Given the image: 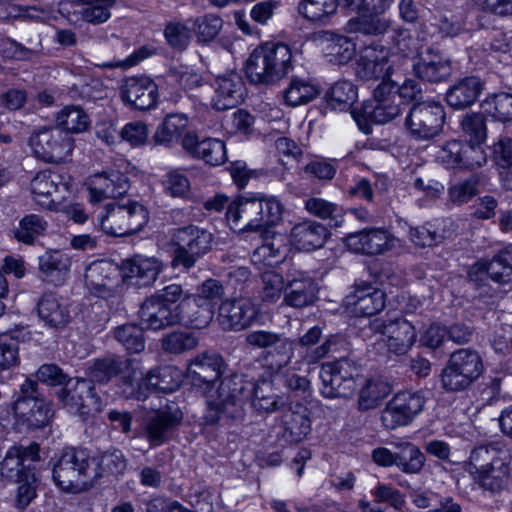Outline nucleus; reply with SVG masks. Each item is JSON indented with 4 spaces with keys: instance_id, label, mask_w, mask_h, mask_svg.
I'll return each mask as SVG.
<instances>
[{
    "instance_id": "f257e3e1",
    "label": "nucleus",
    "mask_w": 512,
    "mask_h": 512,
    "mask_svg": "<svg viewBox=\"0 0 512 512\" xmlns=\"http://www.w3.org/2000/svg\"><path fill=\"white\" fill-rule=\"evenodd\" d=\"M247 401L258 414H271L285 406L283 397L267 377L250 380L245 375L234 374L222 379L215 394L208 396L205 424L241 419Z\"/></svg>"
},
{
    "instance_id": "f03ea898",
    "label": "nucleus",
    "mask_w": 512,
    "mask_h": 512,
    "mask_svg": "<svg viewBox=\"0 0 512 512\" xmlns=\"http://www.w3.org/2000/svg\"><path fill=\"white\" fill-rule=\"evenodd\" d=\"M283 210V205L274 196L245 193L228 205L226 217L232 227L239 231L264 235L269 227L281 221Z\"/></svg>"
},
{
    "instance_id": "7ed1b4c3",
    "label": "nucleus",
    "mask_w": 512,
    "mask_h": 512,
    "mask_svg": "<svg viewBox=\"0 0 512 512\" xmlns=\"http://www.w3.org/2000/svg\"><path fill=\"white\" fill-rule=\"evenodd\" d=\"M466 470L485 490L499 492L510 478V456L498 443L475 447L467 462Z\"/></svg>"
},
{
    "instance_id": "20e7f679",
    "label": "nucleus",
    "mask_w": 512,
    "mask_h": 512,
    "mask_svg": "<svg viewBox=\"0 0 512 512\" xmlns=\"http://www.w3.org/2000/svg\"><path fill=\"white\" fill-rule=\"evenodd\" d=\"M98 464L85 449H66L53 465V481L63 491L80 492L98 479Z\"/></svg>"
},
{
    "instance_id": "39448f33",
    "label": "nucleus",
    "mask_w": 512,
    "mask_h": 512,
    "mask_svg": "<svg viewBox=\"0 0 512 512\" xmlns=\"http://www.w3.org/2000/svg\"><path fill=\"white\" fill-rule=\"evenodd\" d=\"M88 375L92 383L106 384L115 380L121 386V393L126 398L146 399L145 391L136 389L135 386L138 375H142L135 359L118 355L96 359L89 366Z\"/></svg>"
},
{
    "instance_id": "423d86ee",
    "label": "nucleus",
    "mask_w": 512,
    "mask_h": 512,
    "mask_svg": "<svg viewBox=\"0 0 512 512\" xmlns=\"http://www.w3.org/2000/svg\"><path fill=\"white\" fill-rule=\"evenodd\" d=\"M183 290L179 284H170L147 297L140 305L138 316L147 330L160 331L180 324L178 301Z\"/></svg>"
},
{
    "instance_id": "0eeeda50",
    "label": "nucleus",
    "mask_w": 512,
    "mask_h": 512,
    "mask_svg": "<svg viewBox=\"0 0 512 512\" xmlns=\"http://www.w3.org/2000/svg\"><path fill=\"white\" fill-rule=\"evenodd\" d=\"M400 114L396 83L393 81H381L373 91V98L366 101L361 109L351 111L358 128L365 134L372 132V123L386 124Z\"/></svg>"
},
{
    "instance_id": "6e6552de",
    "label": "nucleus",
    "mask_w": 512,
    "mask_h": 512,
    "mask_svg": "<svg viewBox=\"0 0 512 512\" xmlns=\"http://www.w3.org/2000/svg\"><path fill=\"white\" fill-rule=\"evenodd\" d=\"M97 220L104 233L124 237L140 231L149 220V212L137 201H113L101 208Z\"/></svg>"
},
{
    "instance_id": "1a4fd4ad",
    "label": "nucleus",
    "mask_w": 512,
    "mask_h": 512,
    "mask_svg": "<svg viewBox=\"0 0 512 512\" xmlns=\"http://www.w3.org/2000/svg\"><path fill=\"white\" fill-rule=\"evenodd\" d=\"M483 371V361L477 351L468 348L458 349L451 353L441 372V386L446 392L465 391Z\"/></svg>"
},
{
    "instance_id": "9d476101",
    "label": "nucleus",
    "mask_w": 512,
    "mask_h": 512,
    "mask_svg": "<svg viewBox=\"0 0 512 512\" xmlns=\"http://www.w3.org/2000/svg\"><path fill=\"white\" fill-rule=\"evenodd\" d=\"M245 343L248 347L262 351L261 358L273 373L288 366L294 357L295 343L284 333L253 330L245 334Z\"/></svg>"
},
{
    "instance_id": "9b49d317",
    "label": "nucleus",
    "mask_w": 512,
    "mask_h": 512,
    "mask_svg": "<svg viewBox=\"0 0 512 512\" xmlns=\"http://www.w3.org/2000/svg\"><path fill=\"white\" fill-rule=\"evenodd\" d=\"M28 145L38 160L60 164L70 157L74 149V139L57 126H43L32 131Z\"/></svg>"
},
{
    "instance_id": "f8f14e48",
    "label": "nucleus",
    "mask_w": 512,
    "mask_h": 512,
    "mask_svg": "<svg viewBox=\"0 0 512 512\" xmlns=\"http://www.w3.org/2000/svg\"><path fill=\"white\" fill-rule=\"evenodd\" d=\"M358 376L359 367L354 360L340 357L323 363L319 372L321 395L330 399L351 397L356 391Z\"/></svg>"
},
{
    "instance_id": "ddd939ff",
    "label": "nucleus",
    "mask_w": 512,
    "mask_h": 512,
    "mask_svg": "<svg viewBox=\"0 0 512 512\" xmlns=\"http://www.w3.org/2000/svg\"><path fill=\"white\" fill-rule=\"evenodd\" d=\"M212 240L213 236L209 231L195 225L176 229L174 233L176 249L172 265L183 266L186 270L194 267L196 262L211 249Z\"/></svg>"
},
{
    "instance_id": "4468645a",
    "label": "nucleus",
    "mask_w": 512,
    "mask_h": 512,
    "mask_svg": "<svg viewBox=\"0 0 512 512\" xmlns=\"http://www.w3.org/2000/svg\"><path fill=\"white\" fill-rule=\"evenodd\" d=\"M445 110L437 101L415 102L406 118L405 127L415 140H431L443 129Z\"/></svg>"
},
{
    "instance_id": "2eb2a0df",
    "label": "nucleus",
    "mask_w": 512,
    "mask_h": 512,
    "mask_svg": "<svg viewBox=\"0 0 512 512\" xmlns=\"http://www.w3.org/2000/svg\"><path fill=\"white\" fill-rule=\"evenodd\" d=\"M56 395L61 404L72 414L86 416L101 411V399L96 395L90 380L70 378Z\"/></svg>"
},
{
    "instance_id": "dca6fc26",
    "label": "nucleus",
    "mask_w": 512,
    "mask_h": 512,
    "mask_svg": "<svg viewBox=\"0 0 512 512\" xmlns=\"http://www.w3.org/2000/svg\"><path fill=\"white\" fill-rule=\"evenodd\" d=\"M425 398L420 392L401 391L381 411V422L388 430L410 424L423 410Z\"/></svg>"
},
{
    "instance_id": "f3484780",
    "label": "nucleus",
    "mask_w": 512,
    "mask_h": 512,
    "mask_svg": "<svg viewBox=\"0 0 512 512\" xmlns=\"http://www.w3.org/2000/svg\"><path fill=\"white\" fill-rule=\"evenodd\" d=\"M31 192L35 201L44 208L57 210L58 204L69 193V177L46 169L38 172L31 180Z\"/></svg>"
},
{
    "instance_id": "a211bd4d",
    "label": "nucleus",
    "mask_w": 512,
    "mask_h": 512,
    "mask_svg": "<svg viewBox=\"0 0 512 512\" xmlns=\"http://www.w3.org/2000/svg\"><path fill=\"white\" fill-rule=\"evenodd\" d=\"M470 282L477 288H485L487 281L507 284L512 281V246H509L490 260H480L468 272Z\"/></svg>"
},
{
    "instance_id": "6ab92c4d",
    "label": "nucleus",
    "mask_w": 512,
    "mask_h": 512,
    "mask_svg": "<svg viewBox=\"0 0 512 512\" xmlns=\"http://www.w3.org/2000/svg\"><path fill=\"white\" fill-rule=\"evenodd\" d=\"M311 431V420L306 406L296 404L282 409L276 419L274 432L283 444H295L304 440Z\"/></svg>"
},
{
    "instance_id": "aec40b11",
    "label": "nucleus",
    "mask_w": 512,
    "mask_h": 512,
    "mask_svg": "<svg viewBox=\"0 0 512 512\" xmlns=\"http://www.w3.org/2000/svg\"><path fill=\"white\" fill-rule=\"evenodd\" d=\"M121 279V269L107 260L94 261L86 268L85 285L92 295L99 298L113 297Z\"/></svg>"
},
{
    "instance_id": "412c9836",
    "label": "nucleus",
    "mask_w": 512,
    "mask_h": 512,
    "mask_svg": "<svg viewBox=\"0 0 512 512\" xmlns=\"http://www.w3.org/2000/svg\"><path fill=\"white\" fill-rule=\"evenodd\" d=\"M181 420L182 413L177 408L153 411L143 418L139 436L145 438L151 448L158 447L170 439L172 431Z\"/></svg>"
},
{
    "instance_id": "4be33fe9",
    "label": "nucleus",
    "mask_w": 512,
    "mask_h": 512,
    "mask_svg": "<svg viewBox=\"0 0 512 512\" xmlns=\"http://www.w3.org/2000/svg\"><path fill=\"white\" fill-rule=\"evenodd\" d=\"M258 307L247 298L227 299L218 308L217 321L225 331H242L258 319Z\"/></svg>"
},
{
    "instance_id": "5701e85b",
    "label": "nucleus",
    "mask_w": 512,
    "mask_h": 512,
    "mask_svg": "<svg viewBox=\"0 0 512 512\" xmlns=\"http://www.w3.org/2000/svg\"><path fill=\"white\" fill-rule=\"evenodd\" d=\"M398 239L384 229L370 228L344 238L348 250L357 254L379 255L395 248Z\"/></svg>"
},
{
    "instance_id": "b1692460",
    "label": "nucleus",
    "mask_w": 512,
    "mask_h": 512,
    "mask_svg": "<svg viewBox=\"0 0 512 512\" xmlns=\"http://www.w3.org/2000/svg\"><path fill=\"white\" fill-rule=\"evenodd\" d=\"M225 369L222 356L215 352L198 354L189 364L188 378L192 386L203 389L204 393L211 390Z\"/></svg>"
},
{
    "instance_id": "393cba45",
    "label": "nucleus",
    "mask_w": 512,
    "mask_h": 512,
    "mask_svg": "<svg viewBox=\"0 0 512 512\" xmlns=\"http://www.w3.org/2000/svg\"><path fill=\"white\" fill-rule=\"evenodd\" d=\"M319 287L315 280L302 271L289 273L282 304L295 309L310 307L318 300Z\"/></svg>"
},
{
    "instance_id": "a878e982",
    "label": "nucleus",
    "mask_w": 512,
    "mask_h": 512,
    "mask_svg": "<svg viewBox=\"0 0 512 512\" xmlns=\"http://www.w3.org/2000/svg\"><path fill=\"white\" fill-rule=\"evenodd\" d=\"M181 146L192 158L210 166H219L227 161L226 145L217 138L200 140L196 133L187 132L181 138Z\"/></svg>"
},
{
    "instance_id": "bb28decb",
    "label": "nucleus",
    "mask_w": 512,
    "mask_h": 512,
    "mask_svg": "<svg viewBox=\"0 0 512 512\" xmlns=\"http://www.w3.org/2000/svg\"><path fill=\"white\" fill-rule=\"evenodd\" d=\"M392 73V65L389 61V51L382 45L371 44L366 46L357 62L356 74L365 81H387Z\"/></svg>"
},
{
    "instance_id": "cd10ccee",
    "label": "nucleus",
    "mask_w": 512,
    "mask_h": 512,
    "mask_svg": "<svg viewBox=\"0 0 512 512\" xmlns=\"http://www.w3.org/2000/svg\"><path fill=\"white\" fill-rule=\"evenodd\" d=\"M124 103L137 110L153 108L158 100L157 84L146 76L129 77L120 88Z\"/></svg>"
},
{
    "instance_id": "c85d7f7f",
    "label": "nucleus",
    "mask_w": 512,
    "mask_h": 512,
    "mask_svg": "<svg viewBox=\"0 0 512 512\" xmlns=\"http://www.w3.org/2000/svg\"><path fill=\"white\" fill-rule=\"evenodd\" d=\"M213 86L215 93L211 105L217 111H225L236 107L243 101L246 94L243 78L236 72L217 76Z\"/></svg>"
},
{
    "instance_id": "c756f323",
    "label": "nucleus",
    "mask_w": 512,
    "mask_h": 512,
    "mask_svg": "<svg viewBox=\"0 0 512 512\" xmlns=\"http://www.w3.org/2000/svg\"><path fill=\"white\" fill-rule=\"evenodd\" d=\"M375 331L387 335L386 345L390 352L397 355L406 354L416 341V330L407 320L376 321L373 325Z\"/></svg>"
},
{
    "instance_id": "7c9ffc66",
    "label": "nucleus",
    "mask_w": 512,
    "mask_h": 512,
    "mask_svg": "<svg viewBox=\"0 0 512 512\" xmlns=\"http://www.w3.org/2000/svg\"><path fill=\"white\" fill-rule=\"evenodd\" d=\"M412 68L418 79L429 83L444 82L452 74L450 61L439 51L430 48L419 54Z\"/></svg>"
},
{
    "instance_id": "2f4dec72",
    "label": "nucleus",
    "mask_w": 512,
    "mask_h": 512,
    "mask_svg": "<svg viewBox=\"0 0 512 512\" xmlns=\"http://www.w3.org/2000/svg\"><path fill=\"white\" fill-rule=\"evenodd\" d=\"M345 302L358 317L372 316L385 305V294L369 283L356 284L354 291L347 295Z\"/></svg>"
},
{
    "instance_id": "473e14b6",
    "label": "nucleus",
    "mask_w": 512,
    "mask_h": 512,
    "mask_svg": "<svg viewBox=\"0 0 512 512\" xmlns=\"http://www.w3.org/2000/svg\"><path fill=\"white\" fill-rule=\"evenodd\" d=\"M162 269L163 263L158 258L143 255H134L121 264L123 279L134 280L133 284L139 287L153 284Z\"/></svg>"
},
{
    "instance_id": "72a5a7b5",
    "label": "nucleus",
    "mask_w": 512,
    "mask_h": 512,
    "mask_svg": "<svg viewBox=\"0 0 512 512\" xmlns=\"http://www.w3.org/2000/svg\"><path fill=\"white\" fill-rule=\"evenodd\" d=\"M129 181L119 171L103 172L92 177L89 194L91 202H100L104 198H118L127 193Z\"/></svg>"
},
{
    "instance_id": "f704fd0d",
    "label": "nucleus",
    "mask_w": 512,
    "mask_h": 512,
    "mask_svg": "<svg viewBox=\"0 0 512 512\" xmlns=\"http://www.w3.org/2000/svg\"><path fill=\"white\" fill-rule=\"evenodd\" d=\"M180 324L203 329L214 316V304L200 297L189 296L178 302Z\"/></svg>"
},
{
    "instance_id": "c9c22d12",
    "label": "nucleus",
    "mask_w": 512,
    "mask_h": 512,
    "mask_svg": "<svg viewBox=\"0 0 512 512\" xmlns=\"http://www.w3.org/2000/svg\"><path fill=\"white\" fill-rule=\"evenodd\" d=\"M329 235V230L322 223L314 220H304L295 224L290 233L291 243L303 251L321 248Z\"/></svg>"
},
{
    "instance_id": "e433bc0d",
    "label": "nucleus",
    "mask_w": 512,
    "mask_h": 512,
    "mask_svg": "<svg viewBox=\"0 0 512 512\" xmlns=\"http://www.w3.org/2000/svg\"><path fill=\"white\" fill-rule=\"evenodd\" d=\"M37 315L45 326L59 330L71 321L68 305L53 293H44L37 303Z\"/></svg>"
},
{
    "instance_id": "4c0bfd02",
    "label": "nucleus",
    "mask_w": 512,
    "mask_h": 512,
    "mask_svg": "<svg viewBox=\"0 0 512 512\" xmlns=\"http://www.w3.org/2000/svg\"><path fill=\"white\" fill-rule=\"evenodd\" d=\"M483 88L484 84L478 77H465L450 86L446 92V102L454 109H466L477 101Z\"/></svg>"
},
{
    "instance_id": "58836bf2",
    "label": "nucleus",
    "mask_w": 512,
    "mask_h": 512,
    "mask_svg": "<svg viewBox=\"0 0 512 512\" xmlns=\"http://www.w3.org/2000/svg\"><path fill=\"white\" fill-rule=\"evenodd\" d=\"M70 265L69 257L59 250L46 251L38 257V269L42 279L55 286L64 283Z\"/></svg>"
},
{
    "instance_id": "ea45409f",
    "label": "nucleus",
    "mask_w": 512,
    "mask_h": 512,
    "mask_svg": "<svg viewBox=\"0 0 512 512\" xmlns=\"http://www.w3.org/2000/svg\"><path fill=\"white\" fill-rule=\"evenodd\" d=\"M13 411L19 420L33 429L48 425L54 415L52 404L43 397L29 405L23 401H15Z\"/></svg>"
},
{
    "instance_id": "a19ab883",
    "label": "nucleus",
    "mask_w": 512,
    "mask_h": 512,
    "mask_svg": "<svg viewBox=\"0 0 512 512\" xmlns=\"http://www.w3.org/2000/svg\"><path fill=\"white\" fill-rule=\"evenodd\" d=\"M177 372L172 366H163L150 370L145 376L138 375L135 384L136 389L145 391L146 397L151 390L170 393L179 387V381L173 378V373Z\"/></svg>"
},
{
    "instance_id": "79ce46f5",
    "label": "nucleus",
    "mask_w": 512,
    "mask_h": 512,
    "mask_svg": "<svg viewBox=\"0 0 512 512\" xmlns=\"http://www.w3.org/2000/svg\"><path fill=\"white\" fill-rule=\"evenodd\" d=\"M392 392V386L382 379H368L360 388L357 399V409L361 412L376 409Z\"/></svg>"
},
{
    "instance_id": "37998d69",
    "label": "nucleus",
    "mask_w": 512,
    "mask_h": 512,
    "mask_svg": "<svg viewBox=\"0 0 512 512\" xmlns=\"http://www.w3.org/2000/svg\"><path fill=\"white\" fill-rule=\"evenodd\" d=\"M187 125L188 118L184 114H169L157 126L152 140L156 145L171 147L179 140Z\"/></svg>"
},
{
    "instance_id": "c03bdc74",
    "label": "nucleus",
    "mask_w": 512,
    "mask_h": 512,
    "mask_svg": "<svg viewBox=\"0 0 512 512\" xmlns=\"http://www.w3.org/2000/svg\"><path fill=\"white\" fill-rule=\"evenodd\" d=\"M248 80L253 84L271 85L277 82L262 45L249 56L245 65Z\"/></svg>"
},
{
    "instance_id": "a18cd8bd",
    "label": "nucleus",
    "mask_w": 512,
    "mask_h": 512,
    "mask_svg": "<svg viewBox=\"0 0 512 512\" xmlns=\"http://www.w3.org/2000/svg\"><path fill=\"white\" fill-rule=\"evenodd\" d=\"M391 20L379 14H365L348 20L345 30L365 36H381L389 31Z\"/></svg>"
},
{
    "instance_id": "49530a36",
    "label": "nucleus",
    "mask_w": 512,
    "mask_h": 512,
    "mask_svg": "<svg viewBox=\"0 0 512 512\" xmlns=\"http://www.w3.org/2000/svg\"><path fill=\"white\" fill-rule=\"evenodd\" d=\"M324 55L330 63L344 65L356 54V44L347 36L333 34L326 39Z\"/></svg>"
},
{
    "instance_id": "de8ad7c7",
    "label": "nucleus",
    "mask_w": 512,
    "mask_h": 512,
    "mask_svg": "<svg viewBox=\"0 0 512 512\" xmlns=\"http://www.w3.org/2000/svg\"><path fill=\"white\" fill-rule=\"evenodd\" d=\"M396 467L405 474H419L426 462L425 454L411 442L396 445Z\"/></svg>"
},
{
    "instance_id": "09e8293b",
    "label": "nucleus",
    "mask_w": 512,
    "mask_h": 512,
    "mask_svg": "<svg viewBox=\"0 0 512 512\" xmlns=\"http://www.w3.org/2000/svg\"><path fill=\"white\" fill-rule=\"evenodd\" d=\"M319 93V87L311 81L300 77H293L284 90L283 97L287 105L296 107L312 101Z\"/></svg>"
},
{
    "instance_id": "8fccbe9b",
    "label": "nucleus",
    "mask_w": 512,
    "mask_h": 512,
    "mask_svg": "<svg viewBox=\"0 0 512 512\" xmlns=\"http://www.w3.org/2000/svg\"><path fill=\"white\" fill-rule=\"evenodd\" d=\"M262 47L276 80H280L291 69L292 54L289 46L284 43L267 42Z\"/></svg>"
},
{
    "instance_id": "3c124183",
    "label": "nucleus",
    "mask_w": 512,
    "mask_h": 512,
    "mask_svg": "<svg viewBox=\"0 0 512 512\" xmlns=\"http://www.w3.org/2000/svg\"><path fill=\"white\" fill-rule=\"evenodd\" d=\"M356 86L348 81L341 80L334 83L325 94L327 104L334 110H346L357 100Z\"/></svg>"
},
{
    "instance_id": "603ef678",
    "label": "nucleus",
    "mask_w": 512,
    "mask_h": 512,
    "mask_svg": "<svg viewBox=\"0 0 512 512\" xmlns=\"http://www.w3.org/2000/svg\"><path fill=\"white\" fill-rule=\"evenodd\" d=\"M57 127L69 133H81L90 125L87 113L80 106H66L56 117Z\"/></svg>"
},
{
    "instance_id": "864d4df0",
    "label": "nucleus",
    "mask_w": 512,
    "mask_h": 512,
    "mask_svg": "<svg viewBox=\"0 0 512 512\" xmlns=\"http://www.w3.org/2000/svg\"><path fill=\"white\" fill-rule=\"evenodd\" d=\"M47 226L48 223L43 217L37 214H29L20 220L13 234L17 241L30 245L33 244L39 236L44 234Z\"/></svg>"
},
{
    "instance_id": "5fc2aeb1",
    "label": "nucleus",
    "mask_w": 512,
    "mask_h": 512,
    "mask_svg": "<svg viewBox=\"0 0 512 512\" xmlns=\"http://www.w3.org/2000/svg\"><path fill=\"white\" fill-rule=\"evenodd\" d=\"M144 327L134 323L118 326L114 338L130 353H140L145 348Z\"/></svg>"
},
{
    "instance_id": "6e6d98bb",
    "label": "nucleus",
    "mask_w": 512,
    "mask_h": 512,
    "mask_svg": "<svg viewBox=\"0 0 512 512\" xmlns=\"http://www.w3.org/2000/svg\"><path fill=\"white\" fill-rule=\"evenodd\" d=\"M299 12L308 20L326 23L337 10L336 0H301Z\"/></svg>"
},
{
    "instance_id": "4d7b16f0",
    "label": "nucleus",
    "mask_w": 512,
    "mask_h": 512,
    "mask_svg": "<svg viewBox=\"0 0 512 512\" xmlns=\"http://www.w3.org/2000/svg\"><path fill=\"white\" fill-rule=\"evenodd\" d=\"M261 299L265 303H275L282 296L284 297V290L286 280L279 272L275 270H266L261 273Z\"/></svg>"
},
{
    "instance_id": "13d9d810",
    "label": "nucleus",
    "mask_w": 512,
    "mask_h": 512,
    "mask_svg": "<svg viewBox=\"0 0 512 512\" xmlns=\"http://www.w3.org/2000/svg\"><path fill=\"white\" fill-rule=\"evenodd\" d=\"M198 345L197 337L187 331H173L161 339V348L164 352L174 355L183 354Z\"/></svg>"
},
{
    "instance_id": "bf43d9fd",
    "label": "nucleus",
    "mask_w": 512,
    "mask_h": 512,
    "mask_svg": "<svg viewBox=\"0 0 512 512\" xmlns=\"http://www.w3.org/2000/svg\"><path fill=\"white\" fill-rule=\"evenodd\" d=\"M19 449L10 447L4 459L0 462V475L10 481H17L24 477L28 471H35V467L25 464L19 454Z\"/></svg>"
},
{
    "instance_id": "052dcab7",
    "label": "nucleus",
    "mask_w": 512,
    "mask_h": 512,
    "mask_svg": "<svg viewBox=\"0 0 512 512\" xmlns=\"http://www.w3.org/2000/svg\"><path fill=\"white\" fill-rule=\"evenodd\" d=\"M468 142L483 143L487 138L486 116L479 112L466 113L460 123Z\"/></svg>"
},
{
    "instance_id": "680f3d73",
    "label": "nucleus",
    "mask_w": 512,
    "mask_h": 512,
    "mask_svg": "<svg viewBox=\"0 0 512 512\" xmlns=\"http://www.w3.org/2000/svg\"><path fill=\"white\" fill-rule=\"evenodd\" d=\"M480 175L472 174L468 178L451 185L448 197L451 203L457 206L468 203L479 193Z\"/></svg>"
},
{
    "instance_id": "e2e57ef3",
    "label": "nucleus",
    "mask_w": 512,
    "mask_h": 512,
    "mask_svg": "<svg viewBox=\"0 0 512 512\" xmlns=\"http://www.w3.org/2000/svg\"><path fill=\"white\" fill-rule=\"evenodd\" d=\"M188 21L192 22L193 31L200 42L212 41L223 26V20L215 14H205Z\"/></svg>"
},
{
    "instance_id": "0e129e2a",
    "label": "nucleus",
    "mask_w": 512,
    "mask_h": 512,
    "mask_svg": "<svg viewBox=\"0 0 512 512\" xmlns=\"http://www.w3.org/2000/svg\"><path fill=\"white\" fill-rule=\"evenodd\" d=\"M492 116L501 122L512 120V94L500 92L485 100Z\"/></svg>"
},
{
    "instance_id": "69168bd1",
    "label": "nucleus",
    "mask_w": 512,
    "mask_h": 512,
    "mask_svg": "<svg viewBox=\"0 0 512 512\" xmlns=\"http://www.w3.org/2000/svg\"><path fill=\"white\" fill-rule=\"evenodd\" d=\"M481 144L464 142L460 169L475 170L487 163V155Z\"/></svg>"
},
{
    "instance_id": "338daca9",
    "label": "nucleus",
    "mask_w": 512,
    "mask_h": 512,
    "mask_svg": "<svg viewBox=\"0 0 512 512\" xmlns=\"http://www.w3.org/2000/svg\"><path fill=\"white\" fill-rule=\"evenodd\" d=\"M167 43L174 49L184 50L191 39V30L181 22H169L164 29Z\"/></svg>"
},
{
    "instance_id": "774afa93",
    "label": "nucleus",
    "mask_w": 512,
    "mask_h": 512,
    "mask_svg": "<svg viewBox=\"0 0 512 512\" xmlns=\"http://www.w3.org/2000/svg\"><path fill=\"white\" fill-rule=\"evenodd\" d=\"M164 190L172 197L186 198L190 193V181L178 170L169 171L163 179Z\"/></svg>"
}]
</instances>
